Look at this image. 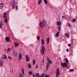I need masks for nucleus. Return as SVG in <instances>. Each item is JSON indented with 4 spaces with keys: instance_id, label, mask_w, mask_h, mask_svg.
<instances>
[{
    "instance_id": "nucleus-1",
    "label": "nucleus",
    "mask_w": 77,
    "mask_h": 77,
    "mask_svg": "<svg viewBox=\"0 0 77 77\" xmlns=\"http://www.w3.org/2000/svg\"><path fill=\"white\" fill-rule=\"evenodd\" d=\"M46 25V22L45 20H43L42 22H40L39 23V26L42 29L43 27H45Z\"/></svg>"
},
{
    "instance_id": "nucleus-2",
    "label": "nucleus",
    "mask_w": 77,
    "mask_h": 77,
    "mask_svg": "<svg viewBox=\"0 0 77 77\" xmlns=\"http://www.w3.org/2000/svg\"><path fill=\"white\" fill-rule=\"evenodd\" d=\"M47 57V60H48V62L47 63L46 68L47 70H48L47 69L48 68V67H49V64L51 63L52 64H53V63H52V61H51V60H50V59H49V58H48V57Z\"/></svg>"
},
{
    "instance_id": "nucleus-3",
    "label": "nucleus",
    "mask_w": 77,
    "mask_h": 77,
    "mask_svg": "<svg viewBox=\"0 0 77 77\" xmlns=\"http://www.w3.org/2000/svg\"><path fill=\"white\" fill-rule=\"evenodd\" d=\"M7 14V12H5L4 13V15L3 16V18H4V22L5 23H7L8 22V19L7 17H6V14Z\"/></svg>"
},
{
    "instance_id": "nucleus-4",
    "label": "nucleus",
    "mask_w": 77,
    "mask_h": 77,
    "mask_svg": "<svg viewBox=\"0 0 77 77\" xmlns=\"http://www.w3.org/2000/svg\"><path fill=\"white\" fill-rule=\"evenodd\" d=\"M58 29L59 30V31L55 34V36L56 37H58V36H59V34L60 33V26H58Z\"/></svg>"
},
{
    "instance_id": "nucleus-5",
    "label": "nucleus",
    "mask_w": 77,
    "mask_h": 77,
    "mask_svg": "<svg viewBox=\"0 0 77 77\" xmlns=\"http://www.w3.org/2000/svg\"><path fill=\"white\" fill-rule=\"evenodd\" d=\"M61 65L63 68H65V67H67V64L66 63H61Z\"/></svg>"
},
{
    "instance_id": "nucleus-6",
    "label": "nucleus",
    "mask_w": 77,
    "mask_h": 77,
    "mask_svg": "<svg viewBox=\"0 0 77 77\" xmlns=\"http://www.w3.org/2000/svg\"><path fill=\"white\" fill-rule=\"evenodd\" d=\"M56 77H59V75L60 74V72H59V69L58 68H57V70H56Z\"/></svg>"
},
{
    "instance_id": "nucleus-7",
    "label": "nucleus",
    "mask_w": 77,
    "mask_h": 77,
    "mask_svg": "<svg viewBox=\"0 0 77 77\" xmlns=\"http://www.w3.org/2000/svg\"><path fill=\"white\" fill-rule=\"evenodd\" d=\"M36 77H44V73L42 74L40 77L39 74V73H37L35 74Z\"/></svg>"
},
{
    "instance_id": "nucleus-8",
    "label": "nucleus",
    "mask_w": 77,
    "mask_h": 77,
    "mask_svg": "<svg viewBox=\"0 0 77 77\" xmlns=\"http://www.w3.org/2000/svg\"><path fill=\"white\" fill-rule=\"evenodd\" d=\"M5 39L7 42H11V38L8 37H6Z\"/></svg>"
},
{
    "instance_id": "nucleus-9",
    "label": "nucleus",
    "mask_w": 77,
    "mask_h": 77,
    "mask_svg": "<svg viewBox=\"0 0 77 77\" xmlns=\"http://www.w3.org/2000/svg\"><path fill=\"white\" fill-rule=\"evenodd\" d=\"M25 58H26V62H29L30 61V57H29L28 55H26L25 56Z\"/></svg>"
},
{
    "instance_id": "nucleus-10",
    "label": "nucleus",
    "mask_w": 77,
    "mask_h": 77,
    "mask_svg": "<svg viewBox=\"0 0 77 77\" xmlns=\"http://www.w3.org/2000/svg\"><path fill=\"white\" fill-rule=\"evenodd\" d=\"M13 53L14 56H15L16 57H17V51H16L14 50H13Z\"/></svg>"
},
{
    "instance_id": "nucleus-11",
    "label": "nucleus",
    "mask_w": 77,
    "mask_h": 77,
    "mask_svg": "<svg viewBox=\"0 0 77 77\" xmlns=\"http://www.w3.org/2000/svg\"><path fill=\"white\" fill-rule=\"evenodd\" d=\"M19 60H20L22 59V54L21 53H20L19 54Z\"/></svg>"
},
{
    "instance_id": "nucleus-12",
    "label": "nucleus",
    "mask_w": 77,
    "mask_h": 77,
    "mask_svg": "<svg viewBox=\"0 0 77 77\" xmlns=\"http://www.w3.org/2000/svg\"><path fill=\"white\" fill-rule=\"evenodd\" d=\"M3 64H4V63L3 62V61L2 60H1L0 61V66H3Z\"/></svg>"
},
{
    "instance_id": "nucleus-13",
    "label": "nucleus",
    "mask_w": 77,
    "mask_h": 77,
    "mask_svg": "<svg viewBox=\"0 0 77 77\" xmlns=\"http://www.w3.org/2000/svg\"><path fill=\"white\" fill-rule=\"evenodd\" d=\"M5 5L3 4V3H2L0 4V9H2L4 7Z\"/></svg>"
},
{
    "instance_id": "nucleus-14",
    "label": "nucleus",
    "mask_w": 77,
    "mask_h": 77,
    "mask_svg": "<svg viewBox=\"0 0 77 77\" xmlns=\"http://www.w3.org/2000/svg\"><path fill=\"white\" fill-rule=\"evenodd\" d=\"M41 44L42 45H44L45 44V42H44V40L43 39H41Z\"/></svg>"
},
{
    "instance_id": "nucleus-15",
    "label": "nucleus",
    "mask_w": 77,
    "mask_h": 77,
    "mask_svg": "<svg viewBox=\"0 0 77 77\" xmlns=\"http://www.w3.org/2000/svg\"><path fill=\"white\" fill-rule=\"evenodd\" d=\"M42 50H44V51H45V48L44 47V46L42 45V49H41Z\"/></svg>"
},
{
    "instance_id": "nucleus-16",
    "label": "nucleus",
    "mask_w": 77,
    "mask_h": 77,
    "mask_svg": "<svg viewBox=\"0 0 77 77\" xmlns=\"http://www.w3.org/2000/svg\"><path fill=\"white\" fill-rule=\"evenodd\" d=\"M44 51H44V50H41V51H40L41 53V54H42V55H44V53H45Z\"/></svg>"
},
{
    "instance_id": "nucleus-17",
    "label": "nucleus",
    "mask_w": 77,
    "mask_h": 77,
    "mask_svg": "<svg viewBox=\"0 0 77 77\" xmlns=\"http://www.w3.org/2000/svg\"><path fill=\"white\" fill-rule=\"evenodd\" d=\"M57 25L59 26H60L61 25V22L60 21H57Z\"/></svg>"
},
{
    "instance_id": "nucleus-18",
    "label": "nucleus",
    "mask_w": 77,
    "mask_h": 77,
    "mask_svg": "<svg viewBox=\"0 0 77 77\" xmlns=\"http://www.w3.org/2000/svg\"><path fill=\"white\" fill-rule=\"evenodd\" d=\"M28 68H29V69H30L32 68V66L31 65V64H30V63H28Z\"/></svg>"
},
{
    "instance_id": "nucleus-19",
    "label": "nucleus",
    "mask_w": 77,
    "mask_h": 77,
    "mask_svg": "<svg viewBox=\"0 0 77 77\" xmlns=\"http://www.w3.org/2000/svg\"><path fill=\"white\" fill-rule=\"evenodd\" d=\"M13 9H14L15 7V1H14L13 2Z\"/></svg>"
},
{
    "instance_id": "nucleus-20",
    "label": "nucleus",
    "mask_w": 77,
    "mask_h": 77,
    "mask_svg": "<svg viewBox=\"0 0 77 77\" xmlns=\"http://www.w3.org/2000/svg\"><path fill=\"white\" fill-rule=\"evenodd\" d=\"M14 45L15 47H17L18 46V44L15 43V42L14 41Z\"/></svg>"
},
{
    "instance_id": "nucleus-21",
    "label": "nucleus",
    "mask_w": 77,
    "mask_h": 77,
    "mask_svg": "<svg viewBox=\"0 0 77 77\" xmlns=\"http://www.w3.org/2000/svg\"><path fill=\"white\" fill-rule=\"evenodd\" d=\"M32 65H35V63H36V62L35 61V60H32Z\"/></svg>"
},
{
    "instance_id": "nucleus-22",
    "label": "nucleus",
    "mask_w": 77,
    "mask_h": 77,
    "mask_svg": "<svg viewBox=\"0 0 77 77\" xmlns=\"http://www.w3.org/2000/svg\"><path fill=\"white\" fill-rule=\"evenodd\" d=\"M43 0L45 5H47V4H48V2L47 1V0Z\"/></svg>"
},
{
    "instance_id": "nucleus-23",
    "label": "nucleus",
    "mask_w": 77,
    "mask_h": 77,
    "mask_svg": "<svg viewBox=\"0 0 77 77\" xmlns=\"http://www.w3.org/2000/svg\"><path fill=\"white\" fill-rule=\"evenodd\" d=\"M3 56V57L4 58V59H7V56L6 55L4 54V55Z\"/></svg>"
},
{
    "instance_id": "nucleus-24",
    "label": "nucleus",
    "mask_w": 77,
    "mask_h": 77,
    "mask_svg": "<svg viewBox=\"0 0 77 77\" xmlns=\"http://www.w3.org/2000/svg\"><path fill=\"white\" fill-rule=\"evenodd\" d=\"M42 2V0H39L38 2V5H40Z\"/></svg>"
},
{
    "instance_id": "nucleus-25",
    "label": "nucleus",
    "mask_w": 77,
    "mask_h": 77,
    "mask_svg": "<svg viewBox=\"0 0 77 77\" xmlns=\"http://www.w3.org/2000/svg\"><path fill=\"white\" fill-rule=\"evenodd\" d=\"M65 35V36H67L68 38H69V35L68 33H66Z\"/></svg>"
},
{
    "instance_id": "nucleus-26",
    "label": "nucleus",
    "mask_w": 77,
    "mask_h": 77,
    "mask_svg": "<svg viewBox=\"0 0 77 77\" xmlns=\"http://www.w3.org/2000/svg\"><path fill=\"white\" fill-rule=\"evenodd\" d=\"M11 51V48H8V50H7V53H9V52H10V51Z\"/></svg>"
},
{
    "instance_id": "nucleus-27",
    "label": "nucleus",
    "mask_w": 77,
    "mask_h": 77,
    "mask_svg": "<svg viewBox=\"0 0 77 77\" xmlns=\"http://www.w3.org/2000/svg\"><path fill=\"white\" fill-rule=\"evenodd\" d=\"M49 41H50V38H47V44H48Z\"/></svg>"
},
{
    "instance_id": "nucleus-28",
    "label": "nucleus",
    "mask_w": 77,
    "mask_h": 77,
    "mask_svg": "<svg viewBox=\"0 0 77 77\" xmlns=\"http://www.w3.org/2000/svg\"><path fill=\"white\" fill-rule=\"evenodd\" d=\"M65 61L66 62V63H68V62H69V61H68V59H66L65 60Z\"/></svg>"
},
{
    "instance_id": "nucleus-29",
    "label": "nucleus",
    "mask_w": 77,
    "mask_h": 77,
    "mask_svg": "<svg viewBox=\"0 0 77 77\" xmlns=\"http://www.w3.org/2000/svg\"><path fill=\"white\" fill-rule=\"evenodd\" d=\"M39 38H40V37H39V36H38L37 37V39L38 41H39Z\"/></svg>"
},
{
    "instance_id": "nucleus-30",
    "label": "nucleus",
    "mask_w": 77,
    "mask_h": 77,
    "mask_svg": "<svg viewBox=\"0 0 77 77\" xmlns=\"http://www.w3.org/2000/svg\"><path fill=\"white\" fill-rule=\"evenodd\" d=\"M32 73H33V72H31V71H30L29 72V75H32Z\"/></svg>"
},
{
    "instance_id": "nucleus-31",
    "label": "nucleus",
    "mask_w": 77,
    "mask_h": 77,
    "mask_svg": "<svg viewBox=\"0 0 77 77\" xmlns=\"http://www.w3.org/2000/svg\"><path fill=\"white\" fill-rule=\"evenodd\" d=\"M16 11H18V5H17L16 7Z\"/></svg>"
},
{
    "instance_id": "nucleus-32",
    "label": "nucleus",
    "mask_w": 77,
    "mask_h": 77,
    "mask_svg": "<svg viewBox=\"0 0 77 77\" xmlns=\"http://www.w3.org/2000/svg\"><path fill=\"white\" fill-rule=\"evenodd\" d=\"M72 21L73 23H74V22H75V21H76V20L74 19L72 20Z\"/></svg>"
},
{
    "instance_id": "nucleus-33",
    "label": "nucleus",
    "mask_w": 77,
    "mask_h": 77,
    "mask_svg": "<svg viewBox=\"0 0 77 77\" xmlns=\"http://www.w3.org/2000/svg\"><path fill=\"white\" fill-rule=\"evenodd\" d=\"M0 24H1L2 25H3V22H2V21H1Z\"/></svg>"
},
{
    "instance_id": "nucleus-34",
    "label": "nucleus",
    "mask_w": 77,
    "mask_h": 77,
    "mask_svg": "<svg viewBox=\"0 0 77 77\" xmlns=\"http://www.w3.org/2000/svg\"><path fill=\"white\" fill-rule=\"evenodd\" d=\"M2 25L0 23V29H2Z\"/></svg>"
},
{
    "instance_id": "nucleus-35",
    "label": "nucleus",
    "mask_w": 77,
    "mask_h": 77,
    "mask_svg": "<svg viewBox=\"0 0 77 77\" xmlns=\"http://www.w3.org/2000/svg\"><path fill=\"white\" fill-rule=\"evenodd\" d=\"M8 58L10 59V60H12V58H11V57H10L9 56L8 57Z\"/></svg>"
},
{
    "instance_id": "nucleus-36",
    "label": "nucleus",
    "mask_w": 77,
    "mask_h": 77,
    "mask_svg": "<svg viewBox=\"0 0 77 77\" xmlns=\"http://www.w3.org/2000/svg\"><path fill=\"white\" fill-rule=\"evenodd\" d=\"M74 70L73 69H71L70 70V72H72V71H73Z\"/></svg>"
},
{
    "instance_id": "nucleus-37",
    "label": "nucleus",
    "mask_w": 77,
    "mask_h": 77,
    "mask_svg": "<svg viewBox=\"0 0 77 77\" xmlns=\"http://www.w3.org/2000/svg\"><path fill=\"white\" fill-rule=\"evenodd\" d=\"M62 18H63V19H64V20H65V17L64 16H62Z\"/></svg>"
},
{
    "instance_id": "nucleus-38",
    "label": "nucleus",
    "mask_w": 77,
    "mask_h": 77,
    "mask_svg": "<svg viewBox=\"0 0 77 77\" xmlns=\"http://www.w3.org/2000/svg\"><path fill=\"white\" fill-rule=\"evenodd\" d=\"M68 26H69V27H71V25L70 24H69Z\"/></svg>"
},
{
    "instance_id": "nucleus-39",
    "label": "nucleus",
    "mask_w": 77,
    "mask_h": 77,
    "mask_svg": "<svg viewBox=\"0 0 77 77\" xmlns=\"http://www.w3.org/2000/svg\"><path fill=\"white\" fill-rule=\"evenodd\" d=\"M32 75H33V77H35V75L33 73L32 74Z\"/></svg>"
},
{
    "instance_id": "nucleus-40",
    "label": "nucleus",
    "mask_w": 77,
    "mask_h": 77,
    "mask_svg": "<svg viewBox=\"0 0 77 77\" xmlns=\"http://www.w3.org/2000/svg\"><path fill=\"white\" fill-rule=\"evenodd\" d=\"M68 46H69V47H70V46H71V44H68Z\"/></svg>"
},
{
    "instance_id": "nucleus-41",
    "label": "nucleus",
    "mask_w": 77,
    "mask_h": 77,
    "mask_svg": "<svg viewBox=\"0 0 77 77\" xmlns=\"http://www.w3.org/2000/svg\"><path fill=\"white\" fill-rule=\"evenodd\" d=\"M45 77H49V76H48L47 75H45Z\"/></svg>"
},
{
    "instance_id": "nucleus-42",
    "label": "nucleus",
    "mask_w": 77,
    "mask_h": 77,
    "mask_svg": "<svg viewBox=\"0 0 77 77\" xmlns=\"http://www.w3.org/2000/svg\"><path fill=\"white\" fill-rule=\"evenodd\" d=\"M44 60H44V59L43 60V61H42V62H43V63H44Z\"/></svg>"
},
{
    "instance_id": "nucleus-43",
    "label": "nucleus",
    "mask_w": 77,
    "mask_h": 77,
    "mask_svg": "<svg viewBox=\"0 0 77 77\" xmlns=\"http://www.w3.org/2000/svg\"><path fill=\"white\" fill-rule=\"evenodd\" d=\"M37 68H38V65H36V69H37Z\"/></svg>"
},
{
    "instance_id": "nucleus-44",
    "label": "nucleus",
    "mask_w": 77,
    "mask_h": 77,
    "mask_svg": "<svg viewBox=\"0 0 77 77\" xmlns=\"http://www.w3.org/2000/svg\"><path fill=\"white\" fill-rule=\"evenodd\" d=\"M1 58H2V59H5V58H3V57H2Z\"/></svg>"
},
{
    "instance_id": "nucleus-45",
    "label": "nucleus",
    "mask_w": 77,
    "mask_h": 77,
    "mask_svg": "<svg viewBox=\"0 0 77 77\" xmlns=\"http://www.w3.org/2000/svg\"><path fill=\"white\" fill-rule=\"evenodd\" d=\"M67 51H68V49H67L66 50Z\"/></svg>"
},
{
    "instance_id": "nucleus-46",
    "label": "nucleus",
    "mask_w": 77,
    "mask_h": 77,
    "mask_svg": "<svg viewBox=\"0 0 77 77\" xmlns=\"http://www.w3.org/2000/svg\"><path fill=\"white\" fill-rule=\"evenodd\" d=\"M66 69H69V68L68 67H66Z\"/></svg>"
},
{
    "instance_id": "nucleus-47",
    "label": "nucleus",
    "mask_w": 77,
    "mask_h": 77,
    "mask_svg": "<svg viewBox=\"0 0 77 77\" xmlns=\"http://www.w3.org/2000/svg\"><path fill=\"white\" fill-rule=\"evenodd\" d=\"M12 72H13V70H12Z\"/></svg>"
},
{
    "instance_id": "nucleus-48",
    "label": "nucleus",
    "mask_w": 77,
    "mask_h": 77,
    "mask_svg": "<svg viewBox=\"0 0 77 77\" xmlns=\"http://www.w3.org/2000/svg\"><path fill=\"white\" fill-rule=\"evenodd\" d=\"M10 71H11V70H10Z\"/></svg>"
}]
</instances>
